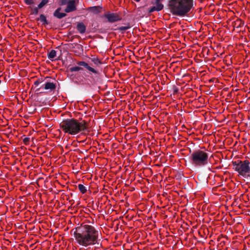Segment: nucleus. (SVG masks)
<instances>
[{"mask_svg":"<svg viewBox=\"0 0 250 250\" xmlns=\"http://www.w3.org/2000/svg\"><path fill=\"white\" fill-rule=\"evenodd\" d=\"M74 236L76 242L83 247L92 246L98 243L99 232L93 226L83 224L77 229Z\"/></svg>","mask_w":250,"mask_h":250,"instance_id":"obj_1","label":"nucleus"},{"mask_svg":"<svg viewBox=\"0 0 250 250\" xmlns=\"http://www.w3.org/2000/svg\"><path fill=\"white\" fill-rule=\"evenodd\" d=\"M169 11L173 15L184 16L193 6V0H169L168 3Z\"/></svg>","mask_w":250,"mask_h":250,"instance_id":"obj_2","label":"nucleus"},{"mask_svg":"<svg viewBox=\"0 0 250 250\" xmlns=\"http://www.w3.org/2000/svg\"><path fill=\"white\" fill-rule=\"evenodd\" d=\"M60 126L63 131L71 135H75L86 129L83 122H79L74 119H67L60 124Z\"/></svg>","mask_w":250,"mask_h":250,"instance_id":"obj_3","label":"nucleus"},{"mask_svg":"<svg viewBox=\"0 0 250 250\" xmlns=\"http://www.w3.org/2000/svg\"><path fill=\"white\" fill-rule=\"evenodd\" d=\"M233 168L240 175L245 178L250 177V163L248 161H242L240 160L232 162Z\"/></svg>","mask_w":250,"mask_h":250,"instance_id":"obj_4","label":"nucleus"},{"mask_svg":"<svg viewBox=\"0 0 250 250\" xmlns=\"http://www.w3.org/2000/svg\"><path fill=\"white\" fill-rule=\"evenodd\" d=\"M191 158L193 164L203 166L207 163L208 155L207 153L202 150H197L192 154Z\"/></svg>","mask_w":250,"mask_h":250,"instance_id":"obj_5","label":"nucleus"},{"mask_svg":"<svg viewBox=\"0 0 250 250\" xmlns=\"http://www.w3.org/2000/svg\"><path fill=\"white\" fill-rule=\"evenodd\" d=\"M105 17L107 19L108 21L110 22H115L121 20L120 17L115 13H107L105 15Z\"/></svg>","mask_w":250,"mask_h":250,"instance_id":"obj_6","label":"nucleus"},{"mask_svg":"<svg viewBox=\"0 0 250 250\" xmlns=\"http://www.w3.org/2000/svg\"><path fill=\"white\" fill-rule=\"evenodd\" d=\"M76 5L75 0H71L67 4V7L64 11L66 13H69L76 10Z\"/></svg>","mask_w":250,"mask_h":250,"instance_id":"obj_7","label":"nucleus"},{"mask_svg":"<svg viewBox=\"0 0 250 250\" xmlns=\"http://www.w3.org/2000/svg\"><path fill=\"white\" fill-rule=\"evenodd\" d=\"M155 6L151 7L149 10V12L151 13L155 11H159L162 10L164 6L160 2H155Z\"/></svg>","mask_w":250,"mask_h":250,"instance_id":"obj_8","label":"nucleus"},{"mask_svg":"<svg viewBox=\"0 0 250 250\" xmlns=\"http://www.w3.org/2000/svg\"><path fill=\"white\" fill-rule=\"evenodd\" d=\"M78 64L79 65H80V66H84V67H85L86 69H87L89 71L94 73H97V71L95 70L94 68H93L92 67L89 66L88 65V64L85 62H79L78 63Z\"/></svg>","mask_w":250,"mask_h":250,"instance_id":"obj_9","label":"nucleus"},{"mask_svg":"<svg viewBox=\"0 0 250 250\" xmlns=\"http://www.w3.org/2000/svg\"><path fill=\"white\" fill-rule=\"evenodd\" d=\"M43 86V88L45 90H52L55 88L56 86L55 84L53 83H46Z\"/></svg>","mask_w":250,"mask_h":250,"instance_id":"obj_10","label":"nucleus"},{"mask_svg":"<svg viewBox=\"0 0 250 250\" xmlns=\"http://www.w3.org/2000/svg\"><path fill=\"white\" fill-rule=\"evenodd\" d=\"M61 10V8H58L54 12V16L59 19H61L63 17H64L66 16V14L63 13H60V11Z\"/></svg>","mask_w":250,"mask_h":250,"instance_id":"obj_11","label":"nucleus"},{"mask_svg":"<svg viewBox=\"0 0 250 250\" xmlns=\"http://www.w3.org/2000/svg\"><path fill=\"white\" fill-rule=\"evenodd\" d=\"M77 28L81 34L83 33L85 31V26L83 23H79L77 24Z\"/></svg>","mask_w":250,"mask_h":250,"instance_id":"obj_12","label":"nucleus"},{"mask_svg":"<svg viewBox=\"0 0 250 250\" xmlns=\"http://www.w3.org/2000/svg\"><path fill=\"white\" fill-rule=\"evenodd\" d=\"M56 56V51L54 50H52L48 54V57L50 59H53Z\"/></svg>","mask_w":250,"mask_h":250,"instance_id":"obj_13","label":"nucleus"},{"mask_svg":"<svg viewBox=\"0 0 250 250\" xmlns=\"http://www.w3.org/2000/svg\"><path fill=\"white\" fill-rule=\"evenodd\" d=\"M78 188L82 193H84L86 191V188L82 184L78 185Z\"/></svg>","mask_w":250,"mask_h":250,"instance_id":"obj_14","label":"nucleus"},{"mask_svg":"<svg viewBox=\"0 0 250 250\" xmlns=\"http://www.w3.org/2000/svg\"><path fill=\"white\" fill-rule=\"evenodd\" d=\"M49 0H42V1L39 3L38 8H41L43 7L48 2Z\"/></svg>","mask_w":250,"mask_h":250,"instance_id":"obj_15","label":"nucleus"},{"mask_svg":"<svg viewBox=\"0 0 250 250\" xmlns=\"http://www.w3.org/2000/svg\"><path fill=\"white\" fill-rule=\"evenodd\" d=\"M39 20L43 24L46 22V18L43 15H41L40 17Z\"/></svg>","mask_w":250,"mask_h":250,"instance_id":"obj_16","label":"nucleus"},{"mask_svg":"<svg viewBox=\"0 0 250 250\" xmlns=\"http://www.w3.org/2000/svg\"><path fill=\"white\" fill-rule=\"evenodd\" d=\"M82 69V68L79 66H74L70 68V71L72 72L73 71H78Z\"/></svg>","mask_w":250,"mask_h":250,"instance_id":"obj_17","label":"nucleus"},{"mask_svg":"<svg viewBox=\"0 0 250 250\" xmlns=\"http://www.w3.org/2000/svg\"><path fill=\"white\" fill-rule=\"evenodd\" d=\"M71 0H60V4L62 5L67 4Z\"/></svg>","mask_w":250,"mask_h":250,"instance_id":"obj_18","label":"nucleus"},{"mask_svg":"<svg viewBox=\"0 0 250 250\" xmlns=\"http://www.w3.org/2000/svg\"><path fill=\"white\" fill-rule=\"evenodd\" d=\"M93 62L96 65H98L99 64L101 63L100 61L98 59H94L93 60Z\"/></svg>","mask_w":250,"mask_h":250,"instance_id":"obj_19","label":"nucleus"},{"mask_svg":"<svg viewBox=\"0 0 250 250\" xmlns=\"http://www.w3.org/2000/svg\"><path fill=\"white\" fill-rule=\"evenodd\" d=\"M129 28V26H121L120 28V29L122 31H125L127 29H128Z\"/></svg>","mask_w":250,"mask_h":250,"instance_id":"obj_20","label":"nucleus"},{"mask_svg":"<svg viewBox=\"0 0 250 250\" xmlns=\"http://www.w3.org/2000/svg\"><path fill=\"white\" fill-rule=\"evenodd\" d=\"M25 1L27 4H31L33 2L32 0H25Z\"/></svg>","mask_w":250,"mask_h":250,"instance_id":"obj_21","label":"nucleus"},{"mask_svg":"<svg viewBox=\"0 0 250 250\" xmlns=\"http://www.w3.org/2000/svg\"><path fill=\"white\" fill-rule=\"evenodd\" d=\"M39 9V8H38V6L37 7H36V8H35L34 9V10H33V11H34L33 12H34V13H35V14H38V9Z\"/></svg>","mask_w":250,"mask_h":250,"instance_id":"obj_22","label":"nucleus"},{"mask_svg":"<svg viewBox=\"0 0 250 250\" xmlns=\"http://www.w3.org/2000/svg\"><path fill=\"white\" fill-rule=\"evenodd\" d=\"M40 84V82L39 81H36L35 83H34V85H35L36 86H38Z\"/></svg>","mask_w":250,"mask_h":250,"instance_id":"obj_23","label":"nucleus"},{"mask_svg":"<svg viewBox=\"0 0 250 250\" xmlns=\"http://www.w3.org/2000/svg\"><path fill=\"white\" fill-rule=\"evenodd\" d=\"M162 0H156L155 1H157V2H161V1Z\"/></svg>","mask_w":250,"mask_h":250,"instance_id":"obj_24","label":"nucleus"}]
</instances>
